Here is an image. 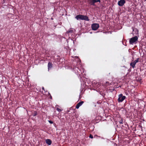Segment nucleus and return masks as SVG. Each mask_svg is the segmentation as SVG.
Masks as SVG:
<instances>
[{
  "label": "nucleus",
  "mask_w": 146,
  "mask_h": 146,
  "mask_svg": "<svg viewBox=\"0 0 146 146\" xmlns=\"http://www.w3.org/2000/svg\"><path fill=\"white\" fill-rule=\"evenodd\" d=\"M84 102L83 101H81L78 103L76 106V108L77 109L79 108V107L83 104Z\"/></svg>",
  "instance_id": "nucleus-9"
},
{
  "label": "nucleus",
  "mask_w": 146,
  "mask_h": 146,
  "mask_svg": "<svg viewBox=\"0 0 146 146\" xmlns=\"http://www.w3.org/2000/svg\"><path fill=\"white\" fill-rule=\"evenodd\" d=\"M125 3V0H120L118 1V4L119 6H122L124 5Z\"/></svg>",
  "instance_id": "nucleus-7"
},
{
  "label": "nucleus",
  "mask_w": 146,
  "mask_h": 146,
  "mask_svg": "<svg viewBox=\"0 0 146 146\" xmlns=\"http://www.w3.org/2000/svg\"><path fill=\"white\" fill-rule=\"evenodd\" d=\"M98 137V136H97V135H94V138H95V137Z\"/></svg>",
  "instance_id": "nucleus-20"
},
{
  "label": "nucleus",
  "mask_w": 146,
  "mask_h": 146,
  "mask_svg": "<svg viewBox=\"0 0 146 146\" xmlns=\"http://www.w3.org/2000/svg\"><path fill=\"white\" fill-rule=\"evenodd\" d=\"M99 27V24L97 23H94L92 25V29L93 30H97Z\"/></svg>",
  "instance_id": "nucleus-6"
},
{
  "label": "nucleus",
  "mask_w": 146,
  "mask_h": 146,
  "mask_svg": "<svg viewBox=\"0 0 146 146\" xmlns=\"http://www.w3.org/2000/svg\"><path fill=\"white\" fill-rule=\"evenodd\" d=\"M125 96H123L122 94H120L118 96L117 101L119 102H122L126 98Z\"/></svg>",
  "instance_id": "nucleus-3"
},
{
  "label": "nucleus",
  "mask_w": 146,
  "mask_h": 146,
  "mask_svg": "<svg viewBox=\"0 0 146 146\" xmlns=\"http://www.w3.org/2000/svg\"><path fill=\"white\" fill-rule=\"evenodd\" d=\"M73 32L72 30H70L67 31V33L69 35H70V34L72 33Z\"/></svg>",
  "instance_id": "nucleus-14"
},
{
  "label": "nucleus",
  "mask_w": 146,
  "mask_h": 146,
  "mask_svg": "<svg viewBox=\"0 0 146 146\" xmlns=\"http://www.w3.org/2000/svg\"><path fill=\"white\" fill-rule=\"evenodd\" d=\"M90 138H91L92 139L93 138V135H91L90 134L89 136Z\"/></svg>",
  "instance_id": "nucleus-17"
},
{
  "label": "nucleus",
  "mask_w": 146,
  "mask_h": 146,
  "mask_svg": "<svg viewBox=\"0 0 146 146\" xmlns=\"http://www.w3.org/2000/svg\"><path fill=\"white\" fill-rule=\"evenodd\" d=\"M145 1H146V0H145Z\"/></svg>",
  "instance_id": "nucleus-22"
},
{
  "label": "nucleus",
  "mask_w": 146,
  "mask_h": 146,
  "mask_svg": "<svg viewBox=\"0 0 146 146\" xmlns=\"http://www.w3.org/2000/svg\"><path fill=\"white\" fill-rule=\"evenodd\" d=\"M50 99H52V96H51V95H50Z\"/></svg>",
  "instance_id": "nucleus-18"
},
{
  "label": "nucleus",
  "mask_w": 146,
  "mask_h": 146,
  "mask_svg": "<svg viewBox=\"0 0 146 146\" xmlns=\"http://www.w3.org/2000/svg\"><path fill=\"white\" fill-rule=\"evenodd\" d=\"M42 90H44V91H45L44 89V87H42Z\"/></svg>",
  "instance_id": "nucleus-19"
},
{
  "label": "nucleus",
  "mask_w": 146,
  "mask_h": 146,
  "mask_svg": "<svg viewBox=\"0 0 146 146\" xmlns=\"http://www.w3.org/2000/svg\"><path fill=\"white\" fill-rule=\"evenodd\" d=\"M48 94H49V95L50 96V95H50V93H48Z\"/></svg>",
  "instance_id": "nucleus-21"
},
{
  "label": "nucleus",
  "mask_w": 146,
  "mask_h": 146,
  "mask_svg": "<svg viewBox=\"0 0 146 146\" xmlns=\"http://www.w3.org/2000/svg\"><path fill=\"white\" fill-rule=\"evenodd\" d=\"M100 2V0H92V1H90V4L91 5H94L95 3L97 2Z\"/></svg>",
  "instance_id": "nucleus-8"
},
{
  "label": "nucleus",
  "mask_w": 146,
  "mask_h": 146,
  "mask_svg": "<svg viewBox=\"0 0 146 146\" xmlns=\"http://www.w3.org/2000/svg\"><path fill=\"white\" fill-rule=\"evenodd\" d=\"M139 58H137L136 60H135L134 61H132L131 62L130 64V65L133 68L135 67V65L136 63L138 62Z\"/></svg>",
  "instance_id": "nucleus-5"
},
{
  "label": "nucleus",
  "mask_w": 146,
  "mask_h": 146,
  "mask_svg": "<svg viewBox=\"0 0 146 146\" xmlns=\"http://www.w3.org/2000/svg\"><path fill=\"white\" fill-rule=\"evenodd\" d=\"M72 65L73 70L77 74L81 75L84 72V69L82 67L80 62L73 64Z\"/></svg>",
  "instance_id": "nucleus-1"
},
{
  "label": "nucleus",
  "mask_w": 146,
  "mask_h": 146,
  "mask_svg": "<svg viewBox=\"0 0 146 146\" xmlns=\"http://www.w3.org/2000/svg\"><path fill=\"white\" fill-rule=\"evenodd\" d=\"M46 142L48 145H50L52 143V141L50 139H47L46 140Z\"/></svg>",
  "instance_id": "nucleus-10"
},
{
  "label": "nucleus",
  "mask_w": 146,
  "mask_h": 146,
  "mask_svg": "<svg viewBox=\"0 0 146 146\" xmlns=\"http://www.w3.org/2000/svg\"><path fill=\"white\" fill-rule=\"evenodd\" d=\"M48 122L50 124H52L53 123V122L51 120H48Z\"/></svg>",
  "instance_id": "nucleus-16"
},
{
  "label": "nucleus",
  "mask_w": 146,
  "mask_h": 146,
  "mask_svg": "<svg viewBox=\"0 0 146 146\" xmlns=\"http://www.w3.org/2000/svg\"><path fill=\"white\" fill-rule=\"evenodd\" d=\"M75 18L77 20H84L86 21H89V19L88 17L86 15H76Z\"/></svg>",
  "instance_id": "nucleus-2"
},
{
  "label": "nucleus",
  "mask_w": 146,
  "mask_h": 146,
  "mask_svg": "<svg viewBox=\"0 0 146 146\" xmlns=\"http://www.w3.org/2000/svg\"><path fill=\"white\" fill-rule=\"evenodd\" d=\"M138 39L137 36H135L131 38L129 40V42L130 44H133L134 43L137 41Z\"/></svg>",
  "instance_id": "nucleus-4"
},
{
  "label": "nucleus",
  "mask_w": 146,
  "mask_h": 146,
  "mask_svg": "<svg viewBox=\"0 0 146 146\" xmlns=\"http://www.w3.org/2000/svg\"><path fill=\"white\" fill-rule=\"evenodd\" d=\"M119 122L120 124H123V119H121V120L119 121Z\"/></svg>",
  "instance_id": "nucleus-15"
},
{
  "label": "nucleus",
  "mask_w": 146,
  "mask_h": 146,
  "mask_svg": "<svg viewBox=\"0 0 146 146\" xmlns=\"http://www.w3.org/2000/svg\"><path fill=\"white\" fill-rule=\"evenodd\" d=\"M37 112L36 111H35L34 112V113L33 114V116H35L36 115H37Z\"/></svg>",
  "instance_id": "nucleus-13"
},
{
  "label": "nucleus",
  "mask_w": 146,
  "mask_h": 146,
  "mask_svg": "<svg viewBox=\"0 0 146 146\" xmlns=\"http://www.w3.org/2000/svg\"><path fill=\"white\" fill-rule=\"evenodd\" d=\"M52 67V64L51 62H49L48 63V70H49Z\"/></svg>",
  "instance_id": "nucleus-11"
},
{
  "label": "nucleus",
  "mask_w": 146,
  "mask_h": 146,
  "mask_svg": "<svg viewBox=\"0 0 146 146\" xmlns=\"http://www.w3.org/2000/svg\"><path fill=\"white\" fill-rule=\"evenodd\" d=\"M59 106L58 105H56L55 106V108H56V110L59 112H60L62 111V110L60 108H58Z\"/></svg>",
  "instance_id": "nucleus-12"
}]
</instances>
